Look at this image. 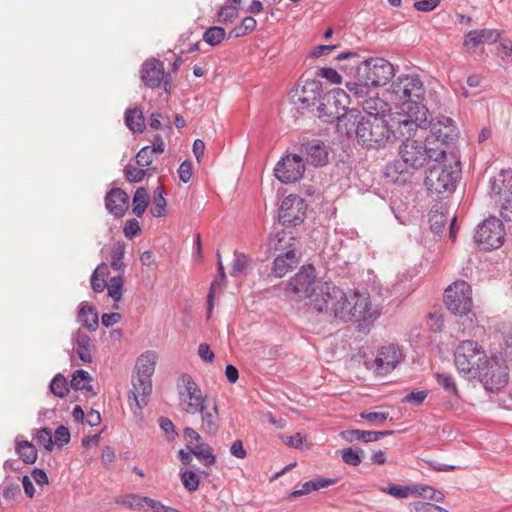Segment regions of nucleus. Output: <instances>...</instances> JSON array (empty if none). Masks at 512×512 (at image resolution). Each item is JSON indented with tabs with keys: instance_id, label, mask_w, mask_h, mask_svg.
I'll return each mask as SVG.
<instances>
[{
	"instance_id": "27",
	"label": "nucleus",
	"mask_w": 512,
	"mask_h": 512,
	"mask_svg": "<svg viewBox=\"0 0 512 512\" xmlns=\"http://www.w3.org/2000/svg\"><path fill=\"white\" fill-rule=\"evenodd\" d=\"M301 152L309 163L314 166H324L328 163V150L320 140H312L302 145Z\"/></svg>"
},
{
	"instance_id": "33",
	"label": "nucleus",
	"mask_w": 512,
	"mask_h": 512,
	"mask_svg": "<svg viewBox=\"0 0 512 512\" xmlns=\"http://www.w3.org/2000/svg\"><path fill=\"white\" fill-rule=\"evenodd\" d=\"M78 319L90 331H95L98 328V314L92 306L86 303L80 305Z\"/></svg>"
},
{
	"instance_id": "2",
	"label": "nucleus",
	"mask_w": 512,
	"mask_h": 512,
	"mask_svg": "<svg viewBox=\"0 0 512 512\" xmlns=\"http://www.w3.org/2000/svg\"><path fill=\"white\" fill-rule=\"evenodd\" d=\"M156 360L157 355L154 351H146L136 360L132 389L128 395L129 407L135 415L139 414L148 403V397L152 392L151 377L155 371Z\"/></svg>"
},
{
	"instance_id": "56",
	"label": "nucleus",
	"mask_w": 512,
	"mask_h": 512,
	"mask_svg": "<svg viewBox=\"0 0 512 512\" xmlns=\"http://www.w3.org/2000/svg\"><path fill=\"white\" fill-rule=\"evenodd\" d=\"M37 442L42 445L46 450H51L53 447L52 432L49 428H42L37 431L36 434Z\"/></svg>"
},
{
	"instance_id": "22",
	"label": "nucleus",
	"mask_w": 512,
	"mask_h": 512,
	"mask_svg": "<svg viewBox=\"0 0 512 512\" xmlns=\"http://www.w3.org/2000/svg\"><path fill=\"white\" fill-rule=\"evenodd\" d=\"M321 95V83L317 80H306L301 88L291 91L290 99L295 105L302 108L315 105Z\"/></svg>"
},
{
	"instance_id": "58",
	"label": "nucleus",
	"mask_w": 512,
	"mask_h": 512,
	"mask_svg": "<svg viewBox=\"0 0 512 512\" xmlns=\"http://www.w3.org/2000/svg\"><path fill=\"white\" fill-rule=\"evenodd\" d=\"M147 511H152V512H180V511H178L177 509H175L173 507L166 506V505L162 504L161 502H159L157 500H154V499H151L149 497H148V500H147V505H145V511L144 512H147Z\"/></svg>"
},
{
	"instance_id": "14",
	"label": "nucleus",
	"mask_w": 512,
	"mask_h": 512,
	"mask_svg": "<svg viewBox=\"0 0 512 512\" xmlns=\"http://www.w3.org/2000/svg\"><path fill=\"white\" fill-rule=\"evenodd\" d=\"M455 172L442 163L432 165L425 177V185L431 194L452 192L455 188Z\"/></svg>"
},
{
	"instance_id": "11",
	"label": "nucleus",
	"mask_w": 512,
	"mask_h": 512,
	"mask_svg": "<svg viewBox=\"0 0 512 512\" xmlns=\"http://www.w3.org/2000/svg\"><path fill=\"white\" fill-rule=\"evenodd\" d=\"M358 76L373 87L386 85L394 76V66L384 58H369L358 67Z\"/></svg>"
},
{
	"instance_id": "9",
	"label": "nucleus",
	"mask_w": 512,
	"mask_h": 512,
	"mask_svg": "<svg viewBox=\"0 0 512 512\" xmlns=\"http://www.w3.org/2000/svg\"><path fill=\"white\" fill-rule=\"evenodd\" d=\"M179 406L181 411L195 415L207 404V396L204 395L199 385L191 375L182 374L177 383Z\"/></svg>"
},
{
	"instance_id": "16",
	"label": "nucleus",
	"mask_w": 512,
	"mask_h": 512,
	"mask_svg": "<svg viewBox=\"0 0 512 512\" xmlns=\"http://www.w3.org/2000/svg\"><path fill=\"white\" fill-rule=\"evenodd\" d=\"M381 491L399 499L408 497H421L423 499L440 502L444 498V495L441 491L425 484H389L387 487H381Z\"/></svg>"
},
{
	"instance_id": "46",
	"label": "nucleus",
	"mask_w": 512,
	"mask_h": 512,
	"mask_svg": "<svg viewBox=\"0 0 512 512\" xmlns=\"http://www.w3.org/2000/svg\"><path fill=\"white\" fill-rule=\"evenodd\" d=\"M226 36L225 29L220 26H212L203 34V40L210 46L219 45Z\"/></svg>"
},
{
	"instance_id": "44",
	"label": "nucleus",
	"mask_w": 512,
	"mask_h": 512,
	"mask_svg": "<svg viewBox=\"0 0 512 512\" xmlns=\"http://www.w3.org/2000/svg\"><path fill=\"white\" fill-rule=\"evenodd\" d=\"M414 289L408 273L397 276V279L391 287V292L397 296L409 294Z\"/></svg>"
},
{
	"instance_id": "36",
	"label": "nucleus",
	"mask_w": 512,
	"mask_h": 512,
	"mask_svg": "<svg viewBox=\"0 0 512 512\" xmlns=\"http://www.w3.org/2000/svg\"><path fill=\"white\" fill-rule=\"evenodd\" d=\"M448 221L447 212L444 211L443 207H433V209L429 213V223L431 231L436 234H442L445 225Z\"/></svg>"
},
{
	"instance_id": "60",
	"label": "nucleus",
	"mask_w": 512,
	"mask_h": 512,
	"mask_svg": "<svg viewBox=\"0 0 512 512\" xmlns=\"http://www.w3.org/2000/svg\"><path fill=\"white\" fill-rule=\"evenodd\" d=\"M428 393L427 391L425 390H421V391H412L410 392L409 394H407L403 399L402 401L404 403H410V404H414V405H420L424 402V400L426 399Z\"/></svg>"
},
{
	"instance_id": "20",
	"label": "nucleus",
	"mask_w": 512,
	"mask_h": 512,
	"mask_svg": "<svg viewBox=\"0 0 512 512\" xmlns=\"http://www.w3.org/2000/svg\"><path fill=\"white\" fill-rule=\"evenodd\" d=\"M402 359L403 354L398 345H384L378 350L374 360V372L379 376H385L392 372Z\"/></svg>"
},
{
	"instance_id": "53",
	"label": "nucleus",
	"mask_w": 512,
	"mask_h": 512,
	"mask_svg": "<svg viewBox=\"0 0 512 512\" xmlns=\"http://www.w3.org/2000/svg\"><path fill=\"white\" fill-rule=\"evenodd\" d=\"M154 150L150 146H145L139 150L136 155V162L141 167L149 166L153 162Z\"/></svg>"
},
{
	"instance_id": "57",
	"label": "nucleus",
	"mask_w": 512,
	"mask_h": 512,
	"mask_svg": "<svg viewBox=\"0 0 512 512\" xmlns=\"http://www.w3.org/2000/svg\"><path fill=\"white\" fill-rule=\"evenodd\" d=\"M183 435L187 442V448L189 450L192 449L194 446H197L202 443L200 434L191 427L184 428Z\"/></svg>"
},
{
	"instance_id": "17",
	"label": "nucleus",
	"mask_w": 512,
	"mask_h": 512,
	"mask_svg": "<svg viewBox=\"0 0 512 512\" xmlns=\"http://www.w3.org/2000/svg\"><path fill=\"white\" fill-rule=\"evenodd\" d=\"M404 112L406 115L398 120L388 116L390 125L393 126V129L396 132V139L398 137L412 139L411 137L415 136L418 130H426L428 128L427 115L416 113V109H410V111Z\"/></svg>"
},
{
	"instance_id": "59",
	"label": "nucleus",
	"mask_w": 512,
	"mask_h": 512,
	"mask_svg": "<svg viewBox=\"0 0 512 512\" xmlns=\"http://www.w3.org/2000/svg\"><path fill=\"white\" fill-rule=\"evenodd\" d=\"M411 512H437L438 505L424 501H414L409 504Z\"/></svg>"
},
{
	"instance_id": "62",
	"label": "nucleus",
	"mask_w": 512,
	"mask_h": 512,
	"mask_svg": "<svg viewBox=\"0 0 512 512\" xmlns=\"http://www.w3.org/2000/svg\"><path fill=\"white\" fill-rule=\"evenodd\" d=\"M441 0H419L414 2L413 7L422 12H430L433 11L439 4Z\"/></svg>"
},
{
	"instance_id": "21",
	"label": "nucleus",
	"mask_w": 512,
	"mask_h": 512,
	"mask_svg": "<svg viewBox=\"0 0 512 512\" xmlns=\"http://www.w3.org/2000/svg\"><path fill=\"white\" fill-rule=\"evenodd\" d=\"M140 78L147 88L155 89L164 82L165 85L170 83V78L165 74V68L162 61L150 58L141 66Z\"/></svg>"
},
{
	"instance_id": "13",
	"label": "nucleus",
	"mask_w": 512,
	"mask_h": 512,
	"mask_svg": "<svg viewBox=\"0 0 512 512\" xmlns=\"http://www.w3.org/2000/svg\"><path fill=\"white\" fill-rule=\"evenodd\" d=\"M505 230L502 222L490 217L478 225L474 235L475 242L484 250L498 249L504 243Z\"/></svg>"
},
{
	"instance_id": "29",
	"label": "nucleus",
	"mask_w": 512,
	"mask_h": 512,
	"mask_svg": "<svg viewBox=\"0 0 512 512\" xmlns=\"http://www.w3.org/2000/svg\"><path fill=\"white\" fill-rule=\"evenodd\" d=\"M17 453L23 459L22 467L18 466L14 468L19 471L15 478L17 480H30L29 475L22 471V468L28 469L27 464L34 463L37 458V452L33 444L28 441L18 442L16 446ZM21 463H18L20 465Z\"/></svg>"
},
{
	"instance_id": "35",
	"label": "nucleus",
	"mask_w": 512,
	"mask_h": 512,
	"mask_svg": "<svg viewBox=\"0 0 512 512\" xmlns=\"http://www.w3.org/2000/svg\"><path fill=\"white\" fill-rule=\"evenodd\" d=\"M125 124L133 133H142L145 129L143 112L138 108L127 109Z\"/></svg>"
},
{
	"instance_id": "54",
	"label": "nucleus",
	"mask_w": 512,
	"mask_h": 512,
	"mask_svg": "<svg viewBox=\"0 0 512 512\" xmlns=\"http://www.w3.org/2000/svg\"><path fill=\"white\" fill-rule=\"evenodd\" d=\"M317 76L325 78L331 84H340L341 75L333 68L321 67L317 70Z\"/></svg>"
},
{
	"instance_id": "12",
	"label": "nucleus",
	"mask_w": 512,
	"mask_h": 512,
	"mask_svg": "<svg viewBox=\"0 0 512 512\" xmlns=\"http://www.w3.org/2000/svg\"><path fill=\"white\" fill-rule=\"evenodd\" d=\"M315 269L312 265L303 266L300 271L290 280L286 294L292 299L310 298L312 301L319 293L315 289Z\"/></svg>"
},
{
	"instance_id": "63",
	"label": "nucleus",
	"mask_w": 512,
	"mask_h": 512,
	"mask_svg": "<svg viewBox=\"0 0 512 512\" xmlns=\"http://www.w3.org/2000/svg\"><path fill=\"white\" fill-rule=\"evenodd\" d=\"M140 224L136 219L126 221L123 232L127 238H133L140 232Z\"/></svg>"
},
{
	"instance_id": "43",
	"label": "nucleus",
	"mask_w": 512,
	"mask_h": 512,
	"mask_svg": "<svg viewBox=\"0 0 512 512\" xmlns=\"http://www.w3.org/2000/svg\"><path fill=\"white\" fill-rule=\"evenodd\" d=\"M148 497L136 494H127L119 498L118 503L123 506L137 511H145Z\"/></svg>"
},
{
	"instance_id": "55",
	"label": "nucleus",
	"mask_w": 512,
	"mask_h": 512,
	"mask_svg": "<svg viewBox=\"0 0 512 512\" xmlns=\"http://www.w3.org/2000/svg\"><path fill=\"white\" fill-rule=\"evenodd\" d=\"M125 177L129 182L138 183L141 182L145 175L146 171L132 165H127L124 169Z\"/></svg>"
},
{
	"instance_id": "18",
	"label": "nucleus",
	"mask_w": 512,
	"mask_h": 512,
	"mask_svg": "<svg viewBox=\"0 0 512 512\" xmlns=\"http://www.w3.org/2000/svg\"><path fill=\"white\" fill-rule=\"evenodd\" d=\"M305 172V164L302 157L297 154L282 158L275 166L276 178L285 184L299 181Z\"/></svg>"
},
{
	"instance_id": "51",
	"label": "nucleus",
	"mask_w": 512,
	"mask_h": 512,
	"mask_svg": "<svg viewBox=\"0 0 512 512\" xmlns=\"http://www.w3.org/2000/svg\"><path fill=\"white\" fill-rule=\"evenodd\" d=\"M190 451L206 466L213 464L215 461L211 448L203 443L194 446Z\"/></svg>"
},
{
	"instance_id": "45",
	"label": "nucleus",
	"mask_w": 512,
	"mask_h": 512,
	"mask_svg": "<svg viewBox=\"0 0 512 512\" xmlns=\"http://www.w3.org/2000/svg\"><path fill=\"white\" fill-rule=\"evenodd\" d=\"M333 482H304L301 486V488L293 490L288 498L293 499L296 497H300L303 495H307L311 493L312 491H317L323 488L328 487Z\"/></svg>"
},
{
	"instance_id": "3",
	"label": "nucleus",
	"mask_w": 512,
	"mask_h": 512,
	"mask_svg": "<svg viewBox=\"0 0 512 512\" xmlns=\"http://www.w3.org/2000/svg\"><path fill=\"white\" fill-rule=\"evenodd\" d=\"M390 93L401 105L402 111L416 109V113L428 114V109L423 104L426 89L418 75H400L390 87Z\"/></svg>"
},
{
	"instance_id": "64",
	"label": "nucleus",
	"mask_w": 512,
	"mask_h": 512,
	"mask_svg": "<svg viewBox=\"0 0 512 512\" xmlns=\"http://www.w3.org/2000/svg\"><path fill=\"white\" fill-rule=\"evenodd\" d=\"M178 174L181 181L189 182L192 176V163L188 160L183 161L179 166Z\"/></svg>"
},
{
	"instance_id": "50",
	"label": "nucleus",
	"mask_w": 512,
	"mask_h": 512,
	"mask_svg": "<svg viewBox=\"0 0 512 512\" xmlns=\"http://www.w3.org/2000/svg\"><path fill=\"white\" fill-rule=\"evenodd\" d=\"M343 461L352 466H358L362 462L364 451L358 447H350L341 451Z\"/></svg>"
},
{
	"instance_id": "38",
	"label": "nucleus",
	"mask_w": 512,
	"mask_h": 512,
	"mask_svg": "<svg viewBox=\"0 0 512 512\" xmlns=\"http://www.w3.org/2000/svg\"><path fill=\"white\" fill-rule=\"evenodd\" d=\"M124 279L122 275L112 277L107 283L108 296L114 301L113 308L119 309V301L123 295Z\"/></svg>"
},
{
	"instance_id": "42",
	"label": "nucleus",
	"mask_w": 512,
	"mask_h": 512,
	"mask_svg": "<svg viewBox=\"0 0 512 512\" xmlns=\"http://www.w3.org/2000/svg\"><path fill=\"white\" fill-rule=\"evenodd\" d=\"M434 377L436 382L447 394L458 396V387L452 374L447 372H437L435 373Z\"/></svg>"
},
{
	"instance_id": "61",
	"label": "nucleus",
	"mask_w": 512,
	"mask_h": 512,
	"mask_svg": "<svg viewBox=\"0 0 512 512\" xmlns=\"http://www.w3.org/2000/svg\"><path fill=\"white\" fill-rule=\"evenodd\" d=\"M55 443L59 446H63L70 441V432L69 429L63 425L59 426L55 430L54 434Z\"/></svg>"
},
{
	"instance_id": "39",
	"label": "nucleus",
	"mask_w": 512,
	"mask_h": 512,
	"mask_svg": "<svg viewBox=\"0 0 512 512\" xmlns=\"http://www.w3.org/2000/svg\"><path fill=\"white\" fill-rule=\"evenodd\" d=\"M108 275V265L106 263H101L97 266V268L93 271L91 275V287L95 292H103L107 287V282L105 277Z\"/></svg>"
},
{
	"instance_id": "19",
	"label": "nucleus",
	"mask_w": 512,
	"mask_h": 512,
	"mask_svg": "<svg viewBox=\"0 0 512 512\" xmlns=\"http://www.w3.org/2000/svg\"><path fill=\"white\" fill-rule=\"evenodd\" d=\"M305 212V201L297 195H289L280 205L279 222L282 226H296L303 222Z\"/></svg>"
},
{
	"instance_id": "48",
	"label": "nucleus",
	"mask_w": 512,
	"mask_h": 512,
	"mask_svg": "<svg viewBox=\"0 0 512 512\" xmlns=\"http://www.w3.org/2000/svg\"><path fill=\"white\" fill-rule=\"evenodd\" d=\"M50 391L57 397L64 398L68 392V383L62 374H57L50 382Z\"/></svg>"
},
{
	"instance_id": "49",
	"label": "nucleus",
	"mask_w": 512,
	"mask_h": 512,
	"mask_svg": "<svg viewBox=\"0 0 512 512\" xmlns=\"http://www.w3.org/2000/svg\"><path fill=\"white\" fill-rule=\"evenodd\" d=\"M165 208L166 200L163 195V190L161 187H157L154 190L153 207L151 208V213L154 217H162L165 215Z\"/></svg>"
},
{
	"instance_id": "30",
	"label": "nucleus",
	"mask_w": 512,
	"mask_h": 512,
	"mask_svg": "<svg viewBox=\"0 0 512 512\" xmlns=\"http://www.w3.org/2000/svg\"><path fill=\"white\" fill-rule=\"evenodd\" d=\"M363 111L367 116L388 118L390 111L389 104L378 96H369L360 102Z\"/></svg>"
},
{
	"instance_id": "7",
	"label": "nucleus",
	"mask_w": 512,
	"mask_h": 512,
	"mask_svg": "<svg viewBox=\"0 0 512 512\" xmlns=\"http://www.w3.org/2000/svg\"><path fill=\"white\" fill-rule=\"evenodd\" d=\"M400 159L408 168L419 169L428 160L435 162L444 160V151L438 148L428 147V143H422L415 139H405L399 147Z\"/></svg>"
},
{
	"instance_id": "6",
	"label": "nucleus",
	"mask_w": 512,
	"mask_h": 512,
	"mask_svg": "<svg viewBox=\"0 0 512 512\" xmlns=\"http://www.w3.org/2000/svg\"><path fill=\"white\" fill-rule=\"evenodd\" d=\"M297 243L296 238L284 230L270 236L268 242L269 249L274 252H279L273 265V272L277 277H283L298 263L296 252Z\"/></svg>"
},
{
	"instance_id": "5",
	"label": "nucleus",
	"mask_w": 512,
	"mask_h": 512,
	"mask_svg": "<svg viewBox=\"0 0 512 512\" xmlns=\"http://www.w3.org/2000/svg\"><path fill=\"white\" fill-rule=\"evenodd\" d=\"M454 363L460 375L476 378L487 368L489 360L477 342L465 340L455 350Z\"/></svg>"
},
{
	"instance_id": "10",
	"label": "nucleus",
	"mask_w": 512,
	"mask_h": 512,
	"mask_svg": "<svg viewBox=\"0 0 512 512\" xmlns=\"http://www.w3.org/2000/svg\"><path fill=\"white\" fill-rule=\"evenodd\" d=\"M428 128H430V134L425 136L428 147L438 148L439 151L443 150L445 158L449 146L458 137L454 121L451 118L442 116L435 121H428Z\"/></svg>"
},
{
	"instance_id": "15",
	"label": "nucleus",
	"mask_w": 512,
	"mask_h": 512,
	"mask_svg": "<svg viewBox=\"0 0 512 512\" xmlns=\"http://www.w3.org/2000/svg\"><path fill=\"white\" fill-rule=\"evenodd\" d=\"M472 291L465 281H456L445 290L444 302L455 315H465L472 307Z\"/></svg>"
},
{
	"instance_id": "4",
	"label": "nucleus",
	"mask_w": 512,
	"mask_h": 512,
	"mask_svg": "<svg viewBox=\"0 0 512 512\" xmlns=\"http://www.w3.org/2000/svg\"><path fill=\"white\" fill-rule=\"evenodd\" d=\"M356 137L363 146L384 147L396 139V132L388 118L361 116L356 122Z\"/></svg>"
},
{
	"instance_id": "31",
	"label": "nucleus",
	"mask_w": 512,
	"mask_h": 512,
	"mask_svg": "<svg viewBox=\"0 0 512 512\" xmlns=\"http://www.w3.org/2000/svg\"><path fill=\"white\" fill-rule=\"evenodd\" d=\"M392 433V431H363L359 429H351L342 432L341 435L348 442L362 440L368 443L378 441Z\"/></svg>"
},
{
	"instance_id": "1",
	"label": "nucleus",
	"mask_w": 512,
	"mask_h": 512,
	"mask_svg": "<svg viewBox=\"0 0 512 512\" xmlns=\"http://www.w3.org/2000/svg\"><path fill=\"white\" fill-rule=\"evenodd\" d=\"M312 301V309L333 315L342 321H355L359 330L369 327L379 316L380 310L366 294L353 292L347 295L333 283L325 282Z\"/></svg>"
},
{
	"instance_id": "28",
	"label": "nucleus",
	"mask_w": 512,
	"mask_h": 512,
	"mask_svg": "<svg viewBox=\"0 0 512 512\" xmlns=\"http://www.w3.org/2000/svg\"><path fill=\"white\" fill-rule=\"evenodd\" d=\"M500 37L495 29H476L469 31L463 41V45L469 49H475L481 43H494Z\"/></svg>"
},
{
	"instance_id": "32",
	"label": "nucleus",
	"mask_w": 512,
	"mask_h": 512,
	"mask_svg": "<svg viewBox=\"0 0 512 512\" xmlns=\"http://www.w3.org/2000/svg\"><path fill=\"white\" fill-rule=\"evenodd\" d=\"M73 340L77 346L76 353L79 356V358L85 363H91V338L84 332L77 331L73 335Z\"/></svg>"
},
{
	"instance_id": "26",
	"label": "nucleus",
	"mask_w": 512,
	"mask_h": 512,
	"mask_svg": "<svg viewBox=\"0 0 512 512\" xmlns=\"http://www.w3.org/2000/svg\"><path fill=\"white\" fill-rule=\"evenodd\" d=\"M198 414L201 416V431L209 436H215L221 426V419L216 402L212 406L207 403L199 410Z\"/></svg>"
},
{
	"instance_id": "8",
	"label": "nucleus",
	"mask_w": 512,
	"mask_h": 512,
	"mask_svg": "<svg viewBox=\"0 0 512 512\" xmlns=\"http://www.w3.org/2000/svg\"><path fill=\"white\" fill-rule=\"evenodd\" d=\"M489 195L500 206V215L512 219V170H501L489 180Z\"/></svg>"
},
{
	"instance_id": "37",
	"label": "nucleus",
	"mask_w": 512,
	"mask_h": 512,
	"mask_svg": "<svg viewBox=\"0 0 512 512\" xmlns=\"http://www.w3.org/2000/svg\"><path fill=\"white\" fill-rule=\"evenodd\" d=\"M90 382V374L87 371L80 369L73 373L70 385L75 390H85L94 396L96 393L93 391Z\"/></svg>"
},
{
	"instance_id": "24",
	"label": "nucleus",
	"mask_w": 512,
	"mask_h": 512,
	"mask_svg": "<svg viewBox=\"0 0 512 512\" xmlns=\"http://www.w3.org/2000/svg\"><path fill=\"white\" fill-rule=\"evenodd\" d=\"M372 87L370 83L361 79L360 76H358V71H356V79L346 84L347 92L342 89H335L334 94L336 101L339 103L346 98H353L360 105L362 100L369 97Z\"/></svg>"
},
{
	"instance_id": "34",
	"label": "nucleus",
	"mask_w": 512,
	"mask_h": 512,
	"mask_svg": "<svg viewBox=\"0 0 512 512\" xmlns=\"http://www.w3.org/2000/svg\"><path fill=\"white\" fill-rule=\"evenodd\" d=\"M125 252H126V245L124 242H121V241L115 243L113 245V247L111 248L110 266L114 271L119 272L120 273L119 275L123 274L126 269V264L124 263Z\"/></svg>"
},
{
	"instance_id": "47",
	"label": "nucleus",
	"mask_w": 512,
	"mask_h": 512,
	"mask_svg": "<svg viewBox=\"0 0 512 512\" xmlns=\"http://www.w3.org/2000/svg\"><path fill=\"white\" fill-rule=\"evenodd\" d=\"M256 25V20L251 16H247L242 20L241 24L232 29L230 36L234 38L243 37L252 32L256 28Z\"/></svg>"
},
{
	"instance_id": "52",
	"label": "nucleus",
	"mask_w": 512,
	"mask_h": 512,
	"mask_svg": "<svg viewBox=\"0 0 512 512\" xmlns=\"http://www.w3.org/2000/svg\"><path fill=\"white\" fill-rule=\"evenodd\" d=\"M238 7L234 4L222 6L218 11V21L224 24L231 23L238 16Z\"/></svg>"
},
{
	"instance_id": "41",
	"label": "nucleus",
	"mask_w": 512,
	"mask_h": 512,
	"mask_svg": "<svg viewBox=\"0 0 512 512\" xmlns=\"http://www.w3.org/2000/svg\"><path fill=\"white\" fill-rule=\"evenodd\" d=\"M251 259L241 252H234V259L231 267V276L245 275L250 268Z\"/></svg>"
},
{
	"instance_id": "23",
	"label": "nucleus",
	"mask_w": 512,
	"mask_h": 512,
	"mask_svg": "<svg viewBox=\"0 0 512 512\" xmlns=\"http://www.w3.org/2000/svg\"><path fill=\"white\" fill-rule=\"evenodd\" d=\"M486 372H481V381L484 388L491 392H500L507 385L509 374L506 367L501 366L497 363L487 366Z\"/></svg>"
},
{
	"instance_id": "40",
	"label": "nucleus",
	"mask_w": 512,
	"mask_h": 512,
	"mask_svg": "<svg viewBox=\"0 0 512 512\" xmlns=\"http://www.w3.org/2000/svg\"><path fill=\"white\" fill-rule=\"evenodd\" d=\"M149 202V195L144 187H138L134 193L132 204L133 213L137 217H142L146 211Z\"/></svg>"
},
{
	"instance_id": "25",
	"label": "nucleus",
	"mask_w": 512,
	"mask_h": 512,
	"mask_svg": "<svg viewBox=\"0 0 512 512\" xmlns=\"http://www.w3.org/2000/svg\"><path fill=\"white\" fill-rule=\"evenodd\" d=\"M105 207L114 217H123L129 207V196L121 188H113L105 196Z\"/></svg>"
}]
</instances>
